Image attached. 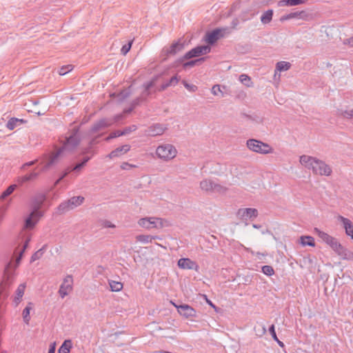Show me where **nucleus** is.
Instances as JSON below:
<instances>
[{
  "label": "nucleus",
  "mask_w": 353,
  "mask_h": 353,
  "mask_svg": "<svg viewBox=\"0 0 353 353\" xmlns=\"http://www.w3.org/2000/svg\"><path fill=\"white\" fill-rule=\"evenodd\" d=\"M338 220L341 221L343 225V228L345 231V234L350 236L351 239L353 238V223L343 216H339Z\"/></svg>",
  "instance_id": "obj_19"
},
{
  "label": "nucleus",
  "mask_w": 353,
  "mask_h": 353,
  "mask_svg": "<svg viewBox=\"0 0 353 353\" xmlns=\"http://www.w3.org/2000/svg\"><path fill=\"white\" fill-rule=\"evenodd\" d=\"M239 80L243 85H246L247 87H251L252 85L251 78L245 74H241L239 76Z\"/></svg>",
  "instance_id": "obj_44"
},
{
  "label": "nucleus",
  "mask_w": 353,
  "mask_h": 353,
  "mask_svg": "<svg viewBox=\"0 0 353 353\" xmlns=\"http://www.w3.org/2000/svg\"><path fill=\"white\" fill-rule=\"evenodd\" d=\"M94 143V140L91 141L89 143V145L83 149H82L80 154L81 155H87L86 157H92V158L95 154L94 151L92 150V144Z\"/></svg>",
  "instance_id": "obj_38"
},
{
  "label": "nucleus",
  "mask_w": 353,
  "mask_h": 353,
  "mask_svg": "<svg viewBox=\"0 0 353 353\" xmlns=\"http://www.w3.org/2000/svg\"><path fill=\"white\" fill-rule=\"evenodd\" d=\"M316 160V158L303 154L300 157L299 161L301 163V165H304L306 168L312 170Z\"/></svg>",
  "instance_id": "obj_21"
},
{
  "label": "nucleus",
  "mask_w": 353,
  "mask_h": 353,
  "mask_svg": "<svg viewBox=\"0 0 353 353\" xmlns=\"http://www.w3.org/2000/svg\"><path fill=\"white\" fill-rule=\"evenodd\" d=\"M221 38H223L221 29L215 28L211 31H208L205 34L203 40L207 43L206 46L211 47Z\"/></svg>",
  "instance_id": "obj_11"
},
{
  "label": "nucleus",
  "mask_w": 353,
  "mask_h": 353,
  "mask_svg": "<svg viewBox=\"0 0 353 353\" xmlns=\"http://www.w3.org/2000/svg\"><path fill=\"white\" fill-rule=\"evenodd\" d=\"M113 124V122L110 119L103 118L96 121L90 130V134H94L101 130L105 129L110 127Z\"/></svg>",
  "instance_id": "obj_14"
},
{
  "label": "nucleus",
  "mask_w": 353,
  "mask_h": 353,
  "mask_svg": "<svg viewBox=\"0 0 353 353\" xmlns=\"http://www.w3.org/2000/svg\"><path fill=\"white\" fill-rule=\"evenodd\" d=\"M185 48V42L182 39H179L174 42L170 47H165L161 51V56L165 57L163 58V61L170 56H174L182 51Z\"/></svg>",
  "instance_id": "obj_4"
},
{
  "label": "nucleus",
  "mask_w": 353,
  "mask_h": 353,
  "mask_svg": "<svg viewBox=\"0 0 353 353\" xmlns=\"http://www.w3.org/2000/svg\"><path fill=\"white\" fill-rule=\"evenodd\" d=\"M291 67V63L288 61H279L276 63V69L279 72H284L288 70Z\"/></svg>",
  "instance_id": "obj_36"
},
{
  "label": "nucleus",
  "mask_w": 353,
  "mask_h": 353,
  "mask_svg": "<svg viewBox=\"0 0 353 353\" xmlns=\"http://www.w3.org/2000/svg\"><path fill=\"white\" fill-rule=\"evenodd\" d=\"M314 234H316L323 242L325 243L328 245H330L335 239L334 237L329 235L327 233L323 231H321L317 228H314Z\"/></svg>",
  "instance_id": "obj_20"
},
{
  "label": "nucleus",
  "mask_w": 353,
  "mask_h": 353,
  "mask_svg": "<svg viewBox=\"0 0 353 353\" xmlns=\"http://www.w3.org/2000/svg\"><path fill=\"white\" fill-rule=\"evenodd\" d=\"M237 214L243 221L245 222V225H248L247 221L248 220L253 221L256 219L259 215V212L256 208H241L238 210Z\"/></svg>",
  "instance_id": "obj_8"
},
{
  "label": "nucleus",
  "mask_w": 353,
  "mask_h": 353,
  "mask_svg": "<svg viewBox=\"0 0 353 353\" xmlns=\"http://www.w3.org/2000/svg\"><path fill=\"white\" fill-rule=\"evenodd\" d=\"M17 188V185L16 184H12L10 185H9L6 190H4L1 195V197L0 199L1 200H3L5 199L6 197H8V196H10Z\"/></svg>",
  "instance_id": "obj_42"
},
{
  "label": "nucleus",
  "mask_w": 353,
  "mask_h": 353,
  "mask_svg": "<svg viewBox=\"0 0 353 353\" xmlns=\"http://www.w3.org/2000/svg\"><path fill=\"white\" fill-rule=\"evenodd\" d=\"M84 201V197L81 196H73L71 199H68V201L70 204L72 209L80 205Z\"/></svg>",
  "instance_id": "obj_34"
},
{
  "label": "nucleus",
  "mask_w": 353,
  "mask_h": 353,
  "mask_svg": "<svg viewBox=\"0 0 353 353\" xmlns=\"http://www.w3.org/2000/svg\"><path fill=\"white\" fill-rule=\"evenodd\" d=\"M72 70L71 68V65H63L60 69H59V73L60 75L63 76V75H65L68 72H70V70Z\"/></svg>",
  "instance_id": "obj_51"
},
{
  "label": "nucleus",
  "mask_w": 353,
  "mask_h": 353,
  "mask_svg": "<svg viewBox=\"0 0 353 353\" xmlns=\"http://www.w3.org/2000/svg\"><path fill=\"white\" fill-rule=\"evenodd\" d=\"M132 41H130L125 44L121 49V52L123 54H126L131 49Z\"/></svg>",
  "instance_id": "obj_53"
},
{
  "label": "nucleus",
  "mask_w": 353,
  "mask_h": 353,
  "mask_svg": "<svg viewBox=\"0 0 353 353\" xmlns=\"http://www.w3.org/2000/svg\"><path fill=\"white\" fill-rule=\"evenodd\" d=\"M130 149V146L129 145H123L120 147L117 148L113 150L109 154L108 157L110 159H113L115 157H118L121 154L127 153Z\"/></svg>",
  "instance_id": "obj_22"
},
{
  "label": "nucleus",
  "mask_w": 353,
  "mask_h": 353,
  "mask_svg": "<svg viewBox=\"0 0 353 353\" xmlns=\"http://www.w3.org/2000/svg\"><path fill=\"white\" fill-rule=\"evenodd\" d=\"M334 252L343 259H350L352 256V253L345 248L341 244L339 248L336 249Z\"/></svg>",
  "instance_id": "obj_27"
},
{
  "label": "nucleus",
  "mask_w": 353,
  "mask_h": 353,
  "mask_svg": "<svg viewBox=\"0 0 353 353\" xmlns=\"http://www.w3.org/2000/svg\"><path fill=\"white\" fill-rule=\"evenodd\" d=\"M79 132L80 126H75L72 128L70 134L65 137L63 145L48 157V161L43 168V170H48L55 164L63 151L73 152L79 145L81 141Z\"/></svg>",
  "instance_id": "obj_1"
},
{
  "label": "nucleus",
  "mask_w": 353,
  "mask_h": 353,
  "mask_svg": "<svg viewBox=\"0 0 353 353\" xmlns=\"http://www.w3.org/2000/svg\"><path fill=\"white\" fill-rule=\"evenodd\" d=\"M173 305L177 309L180 315L183 316L187 319L195 317L196 316V311L192 306L188 304L176 305L173 303Z\"/></svg>",
  "instance_id": "obj_12"
},
{
  "label": "nucleus",
  "mask_w": 353,
  "mask_h": 353,
  "mask_svg": "<svg viewBox=\"0 0 353 353\" xmlns=\"http://www.w3.org/2000/svg\"><path fill=\"white\" fill-rule=\"evenodd\" d=\"M108 283H109L110 290L112 292H119L123 288V283L120 281L109 280Z\"/></svg>",
  "instance_id": "obj_39"
},
{
  "label": "nucleus",
  "mask_w": 353,
  "mask_h": 353,
  "mask_svg": "<svg viewBox=\"0 0 353 353\" xmlns=\"http://www.w3.org/2000/svg\"><path fill=\"white\" fill-rule=\"evenodd\" d=\"M137 241L142 243H152V240H154V237L152 235L139 234L136 236Z\"/></svg>",
  "instance_id": "obj_41"
},
{
  "label": "nucleus",
  "mask_w": 353,
  "mask_h": 353,
  "mask_svg": "<svg viewBox=\"0 0 353 353\" xmlns=\"http://www.w3.org/2000/svg\"><path fill=\"white\" fill-rule=\"evenodd\" d=\"M221 30V34H223V37L231 33L232 30L229 27L225 28H219Z\"/></svg>",
  "instance_id": "obj_58"
},
{
  "label": "nucleus",
  "mask_w": 353,
  "mask_h": 353,
  "mask_svg": "<svg viewBox=\"0 0 353 353\" xmlns=\"http://www.w3.org/2000/svg\"><path fill=\"white\" fill-rule=\"evenodd\" d=\"M305 14L304 11H296L289 13L290 18L291 19H295V18H302L303 15Z\"/></svg>",
  "instance_id": "obj_52"
},
{
  "label": "nucleus",
  "mask_w": 353,
  "mask_h": 353,
  "mask_svg": "<svg viewBox=\"0 0 353 353\" xmlns=\"http://www.w3.org/2000/svg\"><path fill=\"white\" fill-rule=\"evenodd\" d=\"M72 348V341L70 339L65 340L58 350V353H70Z\"/></svg>",
  "instance_id": "obj_30"
},
{
  "label": "nucleus",
  "mask_w": 353,
  "mask_h": 353,
  "mask_svg": "<svg viewBox=\"0 0 353 353\" xmlns=\"http://www.w3.org/2000/svg\"><path fill=\"white\" fill-rule=\"evenodd\" d=\"M46 200V196L43 193L37 194L32 199V210L36 212L39 216H43V212L41 211V208H42Z\"/></svg>",
  "instance_id": "obj_9"
},
{
  "label": "nucleus",
  "mask_w": 353,
  "mask_h": 353,
  "mask_svg": "<svg viewBox=\"0 0 353 353\" xmlns=\"http://www.w3.org/2000/svg\"><path fill=\"white\" fill-rule=\"evenodd\" d=\"M200 188L201 190L208 192H225L226 188L223 185L215 183L210 179H204L200 182Z\"/></svg>",
  "instance_id": "obj_6"
},
{
  "label": "nucleus",
  "mask_w": 353,
  "mask_h": 353,
  "mask_svg": "<svg viewBox=\"0 0 353 353\" xmlns=\"http://www.w3.org/2000/svg\"><path fill=\"white\" fill-rule=\"evenodd\" d=\"M92 159V157H84L83 159L74 164V165L69 167L71 172H79L87 164V163Z\"/></svg>",
  "instance_id": "obj_23"
},
{
  "label": "nucleus",
  "mask_w": 353,
  "mask_h": 353,
  "mask_svg": "<svg viewBox=\"0 0 353 353\" xmlns=\"http://www.w3.org/2000/svg\"><path fill=\"white\" fill-rule=\"evenodd\" d=\"M261 270L262 272L267 276H272L274 274V268L271 265H263Z\"/></svg>",
  "instance_id": "obj_46"
},
{
  "label": "nucleus",
  "mask_w": 353,
  "mask_h": 353,
  "mask_svg": "<svg viewBox=\"0 0 353 353\" xmlns=\"http://www.w3.org/2000/svg\"><path fill=\"white\" fill-rule=\"evenodd\" d=\"M341 243L338 241V240L335 238L332 243L329 245L334 251L336 249L339 248Z\"/></svg>",
  "instance_id": "obj_57"
},
{
  "label": "nucleus",
  "mask_w": 353,
  "mask_h": 353,
  "mask_svg": "<svg viewBox=\"0 0 353 353\" xmlns=\"http://www.w3.org/2000/svg\"><path fill=\"white\" fill-rule=\"evenodd\" d=\"M32 303L31 302L28 303L26 307L23 309L22 312L23 321L27 324L29 323V321L30 320V312L32 308Z\"/></svg>",
  "instance_id": "obj_33"
},
{
  "label": "nucleus",
  "mask_w": 353,
  "mask_h": 353,
  "mask_svg": "<svg viewBox=\"0 0 353 353\" xmlns=\"http://www.w3.org/2000/svg\"><path fill=\"white\" fill-rule=\"evenodd\" d=\"M55 350H56V343L54 342L50 345V347H49L48 353H55Z\"/></svg>",
  "instance_id": "obj_61"
},
{
  "label": "nucleus",
  "mask_w": 353,
  "mask_h": 353,
  "mask_svg": "<svg viewBox=\"0 0 353 353\" xmlns=\"http://www.w3.org/2000/svg\"><path fill=\"white\" fill-rule=\"evenodd\" d=\"M206 59V57H201L194 60H190L183 63V66L184 68H192L194 65L203 62Z\"/></svg>",
  "instance_id": "obj_40"
},
{
  "label": "nucleus",
  "mask_w": 353,
  "mask_h": 353,
  "mask_svg": "<svg viewBox=\"0 0 353 353\" xmlns=\"http://www.w3.org/2000/svg\"><path fill=\"white\" fill-rule=\"evenodd\" d=\"M247 147L252 151L266 154L272 152V148L268 143L254 139H250L247 141Z\"/></svg>",
  "instance_id": "obj_3"
},
{
  "label": "nucleus",
  "mask_w": 353,
  "mask_h": 353,
  "mask_svg": "<svg viewBox=\"0 0 353 353\" xmlns=\"http://www.w3.org/2000/svg\"><path fill=\"white\" fill-rule=\"evenodd\" d=\"M314 165L312 172L316 174L330 176L332 172V168L327 164L318 159Z\"/></svg>",
  "instance_id": "obj_10"
},
{
  "label": "nucleus",
  "mask_w": 353,
  "mask_h": 353,
  "mask_svg": "<svg viewBox=\"0 0 353 353\" xmlns=\"http://www.w3.org/2000/svg\"><path fill=\"white\" fill-rule=\"evenodd\" d=\"M205 298L206 299V303L212 308L215 310V311H217L218 307L210 300L207 298L206 295H204Z\"/></svg>",
  "instance_id": "obj_62"
},
{
  "label": "nucleus",
  "mask_w": 353,
  "mask_h": 353,
  "mask_svg": "<svg viewBox=\"0 0 353 353\" xmlns=\"http://www.w3.org/2000/svg\"><path fill=\"white\" fill-rule=\"evenodd\" d=\"M41 217L36 212L32 210L24 221V228L27 230L33 229Z\"/></svg>",
  "instance_id": "obj_17"
},
{
  "label": "nucleus",
  "mask_w": 353,
  "mask_h": 353,
  "mask_svg": "<svg viewBox=\"0 0 353 353\" xmlns=\"http://www.w3.org/2000/svg\"><path fill=\"white\" fill-rule=\"evenodd\" d=\"M47 247H48V245L47 244H45L42 246L41 248H40L39 250H38L37 252H35L31 256V259H30V263H32L38 259H39L42 256L43 254H44V252H46V249H47Z\"/></svg>",
  "instance_id": "obj_32"
},
{
  "label": "nucleus",
  "mask_w": 353,
  "mask_h": 353,
  "mask_svg": "<svg viewBox=\"0 0 353 353\" xmlns=\"http://www.w3.org/2000/svg\"><path fill=\"white\" fill-rule=\"evenodd\" d=\"M138 223L141 227L146 229L163 227V219L157 217L142 218L139 220Z\"/></svg>",
  "instance_id": "obj_7"
},
{
  "label": "nucleus",
  "mask_w": 353,
  "mask_h": 353,
  "mask_svg": "<svg viewBox=\"0 0 353 353\" xmlns=\"http://www.w3.org/2000/svg\"><path fill=\"white\" fill-rule=\"evenodd\" d=\"M239 24V21L237 18L234 19L231 22V26L229 27L230 30L235 29L236 26Z\"/></svg>",
  "instance_id": "obj_59"
},
{
  "label": "nucleus",
  "mask_w": 353,
  "mask_h": 353,
  "mask_svg": "<svg viewBox=\"0 0 353 353\" xmlns=\"http://www.w3.org/2000/svg\"><path fill=\"white\" fill-rule=\"evenodd\" d=\"M71 172L70 168H68L67 170L61 174L59 178L56 181L55 185L59 184L65 177L68 176V174Z\"/></svg>",
  "instance_id": "obj_55"
},
{
  "label": "nucleus",
  "mask_w": 353,
  "mask_h": 353,
  "mask_svg": "<svg viewBox=\"0 0 353 353\" xmlns=\"http://www.w3.org/2000/svg\"><path fill=\"white\" fill-rule=\"evenodd\" d=\"M166 127H164L163 125L161 123H155L150 125L147 130L146 133L149 136L156 137L161 135L164 133Z\"/></svg>",
  "instance_id": "obj_18"
},
{
  "label": "nucleus",
  "mask_w": 353,
  "mask_h": 353,
  "mask_svg": "<svg viewBox=\"0 0 353 353\" xmlns=\"http://www.w3.org/2000/svg\"><path fill=\"white\" fill-rule=\"evenodd\" d=\"M134 108L130 105V106L129 108H125L123 110V114H130V113H131L134 110Z\"/></svg>",
  "instance_id": "obj_63"
},
{
  "label": "nucleus",
  "mask_w": 353,
  "mask_h": 353,
  "mask_svg": "<svg viewBox=\"0 0 353 353\" xmlns=\"http://www.w3.org/2000/svg\"><path fill=\"white\" fill-rule=\"evenodd\" d=\"M154 86V82L153 81H149L143 84L144 87V91L143 92V94H145L146 97L150 96V90Z\"/></svg>",
  "instance_id": "obj_47"
},
{
  "label": "nucleus",
  "mask_w": 353,
  "mask_h": 353,
  "mask_svg": "<svg viewBox=\"0 0 353 353\" xmlns=\"http://www.w3.org/2000/svg\"><path fill=\"white\" fill-rule=\"evenodd\" d=\"M119 95L121 96L122 99H125L130 95V92L129 91L122 90L120 92Z\"/></svg>",
  "instance_id": "obj_60"
},
{
  "label": "nucleus",
  "mask_w": 353,
  "mask_h": 353,
  "mask_svg": "<svg viewBox=\"0 0 353 353\" xmlns=\"http://www.w3.org/2000/svg\"><path fill=\"white\" fill-rule=\"evenodd\" d=\"M211 47L205 45L197 46L194 48L187 52L183 57L179 58L177 61L180 63H183L184 60H188L192 58L199 57L201 55H205L210 53Z\"/></svg>",
  "instance_id": "obj_2"
},
{
  "label": "nucleus",
  "mask_w": 353,
  "mask_h": 353,
  "mask_svg": "<svg viewBox=\"0 0 353 353\" xmlns=\"http://www.w3.org/2000/svg\"><path fill=\"white\" fill-rule=\"evenodd\" d=\"M39 176V172H32L30 174H26L19 179L21 184L35 179Z\"/></svg>",
  "instance_id": "obj_35"
},
{
  "label": "nucleus",
  "mask_w": 353,
  "mask_h": 353,
  "mask_svg": "<svg viewBox=\"0 0 353 353\" xmlns=\"http://www.w3.org/2000/svg\"><path fill=\"white\" fill-rule=\"evenodd\" d=\"M143 101V99L141 97H137L132 101L131 105L135 108L137 106L139 105Z\"/></svg>",
  "instance_id": "obj_56"
},
{
  "label": "nucleus",
  "mask_w": 353,
  "mask_h": 353,
  "mask_svg": "<svg viewBox=\"0 0 353 353\" xmlns=\"http://www.w3.org/2000/svg\"><path fill=\"white\" fill-rule=\"evenodd\" d=\"M336 115L346 119H353V109L343 110V108H339L336 110Z\"/></svg>",
  "instance_id": "obj_29"
},
{
  "label": "nucleus",
  "mask_w": 353,
  "mask_h": 353,
  "mask_svg": "<svg viewBox=\"0 0 353 353\" xmlns=\"http://www.w3.org/2000/svg\"><path fill=\"white\" fill-rule=\"evenodd\" d=\"M269 332L271 334L274 341H275L280 347H283L284 343L278 339L276 334L275 327H274V324H272L269 327Z\"/></svg>",
  "instance_id": "obj_43"
},
{
  "label": "nucleus",
  "mask_w": 353,
  "mask_h": 353,
  "mask_svg": "<svg viewBox=\"0 0 353 353\" xmlns=\"http://www.w3.org/2000/svg\"><path fill=\"white\" fill-rule=\"evenodd\" d=\"M241 116L242 117L246 118L249 120L255 121L256 123L262 122V118H261L260 117H258L257 115H250V114L243 112L241 114Z\"/></svg>",
  "instance_id": "obj_45"
},
{
  "label": "nucleus",
  "mask_w": 353,
  "mask_h": 353,
  "mask_svg": "<svg viewBox=\"0 0 353 353\" xmlns=\"http://www.w3.org/2000/svg\"><path fill=\"white\" fill-rule=\"evenodd\" d=\"M212 93L215 96H218L219 94H221V97L224 96V94L222 92V90L221 89V86L219 85H214L212 86Z\"/></svg>",
  "instance_id": "obj_49"
},
{
  "label": "nucleus",
  "mask_w": 353,
  "mask_h": 353,
  "mask_svg": "<svg viewBox=\"0 0 353 353\" xmlns=\"http://www.w3.org/2000/svg\"><path fill=\"white\" fill-rule=\"evenodd\" d=\"M177 265L179 268L184 270H194L198 271L199 268L198 264L189 258L180 259L177 262Z\"/></svg>",
  "instance_id": "obj_16"
},
{
  "label": "nucleus",
  "mask_w": 353,
  "mask_h": 353,
  "mask_svg": "<svg viewBox=\"0 0 353 353\" xmlns=\"http://www.w3.org/2000/svg\"><path fill=\"white\" fill-rule=\"evenodd\" d=\"M344 43H348L351 47H353V37L346 39Z\"/></svg>",
  "instance_id": "obj_64"
},
{
  "label": "nucleus",
  "mask_w": 353,
  "mask_h": 353,
  "mask_svg": "<svg viewBox=\"0 0 353 353\" xmlns=\"http://www.w3.org/2000/svg\"><path fill=\"white\" fill-rule=\"evenodd\" d=\"M70 210H72V208L68 200L61 203L57 207V211L59 214H63Z\"/></svg>",
  "instance_id": "obj_37"
},
{
  "label": "nucleus",
  "mask_w": 353,
  "mask_h": 353,
  "mask_svg": "<svg viewBox=\"0 0 353 353\" xmlns=\"http://www.w3.org/2000/svg\"><path fill=\"white\" fill-rule=\"evenodd\" d=\"M125 118V115L123 113H120L114 115L112 119H110V120L114 123H118L123 120Z\"/></svg>",
  "instance_id": "obj_54"
},
{
  "label": "nucleus",
  "mask_w": 353,
  "mask_h": 353,
  "mask_svg": "<svg viewBox=\"0 0 353 353\" xmlns=\"http://www.w3.org/2000/svg\"><path fill=\"white\" fill-rule=\"evenodd\" d=\"M25 288V283H21L18 286L16 290V296L14 299V302L16 303V305H18L21 302V300L24 294Z\"/></svg>",
  "instance_id": "obj_28"
},
{
  "label": "nucleus",
  "mask_w": 353,
  "mask_h": 353,
  "mask_svg": "<svg viewBox=\"0 0 353 353\" xmlns=\"http://www.w3.org/2000/svg\"><path fill=\"white\" fill-rule=\"evenodd\" d=\"M307 0H280L278 2L279 6H294L305 3Z\"/></svg>",
  "instance_id": "obj_25"
},
{
  "label": "nucleus",
  "mask_w": 353,
  "mask_h": 353,
  "mask_svg": "<svg viewBox=\"0 0 353 353\" xmlns=\"http://www.w3.org/2000/svg\"><path fill=\"white\" fill-rule=\"evenodd\" d=\"M299 243L303 246H310V247H314L315 246V241L314 237L306 235V236H301L299 239Z\"/></svg>",
  "instance_id": "obj_26"
},
{
  "label": "nucleus",
  "mask_w": 353,
  "mask_h": 353,
  "mask_svg": "<svg viewBox=\"0 0 353 353\" xmlns=\"http://www.w3.org/2000/svg\"><path fill=\"white\" fill-rule=\"evenodd\" d=\"M25 123H26V121L24 119L12 117L6 123V127L9 130H14L16 127L19 126Z\"/></svg>",
  "instance_id": "obj_24"
},
{
  "label": "nucleus",
  "mask_w": 353,
  "mask_h": 353,
  "mask_svg": "<svg viewBox=\"0 0 353 353\" xmlns=\"http://www.w3.org/2000/svg\"><path fill=\"white\" fill-rule=\"evenodd\" d=\"M156 153L160 159L170 160L176 157L177 151L172 145L164 144L157 148Z\"/></svg>",
  "instance_id": "obj_5"
},
{
  "label": "nucleus",
  "mask_w": 353,
  "mask_h": 353,
  "mask_svg": "<svg viewBox=\"0 0 353 353\" xmlns=\"http://www.w3.org/2000/svg\"><path fill=\"white\" fill-rule=\"evenodd\" d=\"M182 83L183 84L184 87L190 92H194L197 90V86L193 84H190L185 80H183Z\"/></svg>",
  "instance_id": "obj_50"
},
{
  "label": "nucleus",
  "mask_w": 353,
  "mask_h": 353,
  "mask_svg": "<svg viewBox=\"0 0 353 353\" xmlns=\"http://www.w3.org/2000/svg\"><path fill=\"white\" fill-rule=\"evenodd\" d=\"M273 14L274 12L271 9L264 12L261 17V23L263 24L269 23L272 19Z\"/></svg>",
  "instance_id": "obj_31"
},
{
  "label": "nucleus",
  "mask_w": 353,
  "mask_h": 353,
  "mask_svg": "<svg viewBox=\"0 0 353 353\" xmlns=\"http://www.w3.org/2000/svg\"><path fill=\"white\" fill-rule=\"evenodd\" d=\"M72 276L71 275H67L64 278L63 281L61 284L59 290V294L61 298H64L68 294L69 292L72 290Z\"/></svg>",
  "instance_id": "obj_13"
},
{
  "label": "nucleus",
  "mask_w": 353,
  "mask_h": 353,
  "mask_svg": "<svg viewBox=\"0 0 353 353\" xmlns=\"http://www.w3.org/2000/svg\"><path fill=\"white\" fill-rule=\"evenodd\" d=\"M137 130V126L136 125H131L130 126L125 127L123 130H115L112 132L109 136L105 139V140L106 141H110L112 139H115L121 136L128 135Z\"/></svg>",
  "instance_id": "obj_15"
},
{
  "label": "nucleus",
  "mask_w": 353,
  "mask_h": 353,
  "mask_svg": "<svg viewBox=\"0 0 353 353\" xmlns=\"http://www.w3.org/2000/svg\"><path fill=\"white\" fill-rule=\"evenodd\" d=\"M179 79L180 78L177 75H174L165 83L168 84V87L175 86L179 83Z\"/></svg>",
  "instance_id": "obj_48"
}]
</instances>
